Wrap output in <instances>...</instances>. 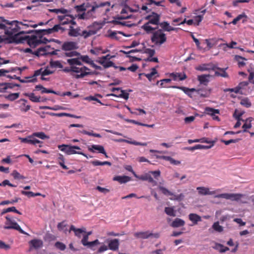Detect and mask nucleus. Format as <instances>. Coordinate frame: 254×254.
Masks as SVG:
<instances>
[{
    "mask_svg": "<svg viewBox=\"0 0 254 254\" xmlns=\"http://www.w3.org/2000/svg\"><path fill=\"white\" fill-rule=\"evenodd\" d=\"M30 249H38L43 246V242L38 239H33L29 242Z\"/></svg>",
    "mask_w": 254,
    "mask_h": 254,
    "instance_id": "nucleus-24",
    "label": "nucleus"
},
{
    "mask_svg": "<svg viewBox=\"0 0 254 254\" xmlns=\"http://www.w3.org/2000/svg\"><path fill=\"white\" fill-rule=\"evenodd\" d=\"M112 57H113V56H111L110 55L103 56L101 58V60L99 61V62L100 64H113L112 62L109 61L110 59Z\"/></svg>",
    "mask_w": 254,
    "mask_h": 254,
    "instance_id": "nucleus-42",
    "label": "nucleus"
},
{
    "mask_svg": "<svg viewBox=\"0 0 254 254\" xmlns=\"http://www.w3.org/2000/svg\"><path fill=\"white\" fill-rule=\"evenodd\" d=\"M9 212H14L16 213L21 214V213L18 210H17L16 208L14 206L8 207L6 209H4L2 213H5Z\"/></svg>",
    "mask_w": 254,
    "mask_h": 254,
    "instance_id": "nucleus-57",
    "label": "nucleus"
},
{
    "mask_svg": "<svg viewBox=\"0 0 254 254\" xmlns=\"http://www.w3.org/2000/svg\"><path fill=\"white\" fill-rule=\"evenodd\" d=\"M205 11L206 10L204 9L202 11H201V13H202V15H197V16H196L194 19H193V21H194V24L196 25H198L199 23L202 21V18H203V15L204 14V13L205 12Z\"/></svg>",
    "mask_w": 254,
    "mask_h": 254,
    "instance_id": "nucleus-45",
    "label": "nucleus"
},
{
    "mask_svg": "<svg viewBox=\"0 0 254 254\" xmlns=\"http://www.w3.org/2000/svg\"><path fill=\"white\" fill-rule=\"evenodd\" d=\"M6 226L4 227L5 229H15L19 231L21 234L27 235V233L24 232L16 222L12 221L8 216L6 217Z\"/></svg>",
    "mask_w": 254,
    "mask_h": 254,
    "instance_id": "nucleus-10",
    "label": "nucleus"
},
{
    "mask_svg": "<svg viewBox=\"0 0 254 254\" xmlns=\"http://www.w3.org/2000/svg\"><path fill=\"white\" fill-rule=\"evenodd\" d=\"M213 248L220 253H224L229 250V248L225 247L223 245L218 243H216Z\"/></svg>",
    "mask_w": 254,
    "mask_h": 254,
    "instance_id": "nucleus-36",
    "label": "nucleus"
},
{
    "mask_svg": "<svg viewBox=\"0 0 254 254\" xmlns=\"http://www.w3.org/2000/svg\"><path fill=\"white\" fill-rule=\"evenodd\" d=\"M35 90L37 91H41L42 93H48V89L44 88L41 85H38L35 86Z\"/></svg>",
    "mask_w": 254,
    "mask_h": 254,
    "instance_id": "nucleus-60",
    "label": "nucleus"
},
{
    "mask_svg": "<svg viewBox=\"0 0 254 254\" xmlns=\"http://www.w3.org/2000/svg\"><path fill=\"white\" fill-rule=\"evenodd\" d=\"M60 28H61V27L59 25H56L52 28H49V30H48L49 34L58 31Z\"/></svg>",
    "mask_w": 254,
    "mask_h": 254,
    "instance_id": "nucleus-64",
    "label": "nucleus"
},
{
    "mask_svg": "<svg viewBox=\"0 0 254 254\" xmlns=\"http://www.w3.org/2000/svg\"><path fill=\"white\" fill-rule=\"evenodd\" d=\"M88 235H84L81 240V243L83 246L94 250L93 247L96 245H99L100 242L97 239L92 242H88Z\"/></svg>",
    "mask_w": 254,
    "mask_h": 254,
    "instance_id": "nucleus-14",
    "label": "nucleus"
},
{
    "mask_svg": "<svg viewBox=\"0 0 254 254\" xmlns=\"http://www.w3.org/2000/svg\"><path fill=\"white\" fill-rule=\"evenodd\" d=\"M210 76L209 74H203L198 75L197 79L199 81L200 84L206 85L209 82L208 77Z\"/></svg>",
    "mask_w": 254,
    "mask_h": 254,
    "instance_id": "nucleus-34",
    "label": "nucleus"
},
{
    "mask_svg": "<svg viewBox=\"0 0 254 254\" xmlns=\"http://www.w3.org/2000/svg\"><path fill=\"white\" fill-rule=\"evenodd\" d=\"M134 236L135 238L138 239H146L150 237L158 238L160 237V234L158 233H152L149 231H147L145 232H135L134 233Z\"/></svg>",
    "mask_w": 254,
    "mask_h": 254,
    "instance_id": "nucleus-11",
    "label": "nucleus"
},
{
    "mask_svg": "<svg viewBox=\"0 0 254 254\" xmlns=\"http://www.w3.org/2000/svg\"><path fill=\"white\" fill-rule=\"evenodd\" d=\"M81 31L79 27L73 28L72 26H69L68 35L71 37H77L81 36Z\"/></svg>",
    "mask_w": 254,
    "mask_h": 254,
    "instance_id": "nucleus-25",
    "label": "nucleus"
},
{
    "mask_svg": "<svg viewBox=\"0 0 254 254\" xmlns=\"http://www.w3.org/2000/svg\"><path fill=\"white\" fill-rule=\"evenodd\" d=\"M165 212L170 216H175V212L173 207H166L165 208Z\"/></svg>",
    "mask_w": 254,
    "mask_h": 254,
    "instance_id": "nucleus-46",
    "label": "nucleus"
},
{
    "mask_svg": "<svg viewBox=\"0 0 254 254\" xmlns=\"http://www.w3.org/2000/svg\"><path fill=\"white\" fill-rule=\"evenodd\" d=\"M32 135L34 138L37 137L42 139L47 138L46 135L43 132H34L32 134Z\"/></svg>",
    "mask_w": 254,
    "mask_h": 254,
    "instance_id": "nucleus-54",
    "label": "nucleus"
},
{
    "mask_svg": "<svg viewBox=\"0 0 254 254\" xmlns=\"http://www.w3.org/2000/svg\"><path fill=\"white\" fill-rule=\"evenodd\" d=\"M70 57L72 58L67 60L68 64H81V62L86 64H92L87 56H81L76 52L71 53Z\"/></svg>",
    "mask_w": 254,
    "mask_h": 254,
    "instance_id": "nucleus-5",
    "label": "nucleus"
},
{
    "mask_svg": "<svg viewBox=\"0 0 254 254\" xmlns=\"http://www.w3.org/2000/svg\"><path fill=\"white\" fill-rule=\"evenodd\" d=\"M108 33H109L108 36L109 37H110L111 38H112L113 39H115V40H119L120 39V37L119 36V35H123L125 36H127V35L124 34L123 32H119V31H109L108 32Z\"/></svg>",
    "mask_w": 254,
    "mask_h": 254,
    "instance_id": "nucleus-31",
    "label": "nucleus"
},
{
    "mask_svg": "<svg viewBox=\"0 0 254 254\" xmlns=\"http://www.w3.org/2000/svg\"><path fill=\"white\" fill-rule=\"evenodd\" d=\"M49 12H55L56 13H62L65 14L67 10L64 9H49Z\"/></svg>",
    "mask_w": 254,
    "mask_h": 254,
    "instance_id": "nucleus-59",
    "label": "nucleus"
},
{
    "mask_svg": "<svg viewBox=\"0 0 254 254\" xmlns=\"http://www.w3.org/2000/svg\"><path fill=\"white\" fill-rule=\"evenodd\" d=\"M240 104L247 108H249L252 105L251 102L247 98L242 99L240 102Z\"/></svg>",
    "mask_w": 254,
    "mask_h": 254,
    "instance_id": "nucleus-48",
    "label": "nucleus"
},
{
    "mask_svg": "<svg viewBox=\"0 0 254 254\" xmlns=\"http://www.w3.org/2000/svg\"><path fill=\"white\" fill-rule=\"evenodd\" d=\"M89 7V4L88 3L85 4L83 3L80 5L76 6L75 7L77 11H83L86 10Z\"/></svg>",
    "mask_w": 254,
    "mask_h": 254,
    "instance_id": "nucleus-49",
    "label": "nucleus"
},
{
    "mask_svg": "<svg viewBox=\"0 0 254 254\" xmlns=\"http://www.w3.org/2000/svg\"><path fill=\"white\" fill-rule=\"evenodd\" d=\"M42 70V68L37 70L32 76L25 77L27 82H35L37 81L36 77L39 75H41L42 80H46V78H44V76L48 75V66L45 67L44 70Z\"/></svg>",
    "mask_w": 254,
    "mask_h": 254,
    "instance_id": "nucleus-8",
    "label": "nucleus"
},
{
    "mask_svg": "<svg viewBox=\"0 0 254 254\" xmlns=\"http://www.w3.org/2000/svg\"><path fill=\"white\" fill-rule=\"evenodd\" d=\"M169 76L174 81H182L185 80L187 76L184 72H172L169 74Z\"/></svg>",
    "mask_w": 254,
    "mask_h": 254,
    "instance_id": "nucleus-17",
    "label": "nucleus"
},
{
    "mask_svg": "<svg viewBox=\"0 0 254 254\" xmlns=\"http://www.w3.org/2000/svg\"><path fill=\"white\" fill-rule=\"evenodd\" d=\"M158 189L165 195H174L173 193L171 192L168 189H167L166 188H165L162 186H159Z\"/></svg>",
    "mask_w": 254,
    "mask_h": 254,
    "instance_id": "nucleus-55",
    "label": "nucleus"
},
{
    "mask_svg": "<svg viewBox=\"0 0 254 254\" xmlns=\"http://www.w3.org/2000/svg\"><path fill=\"white\" fill-rule=\"evenodd\" d=\"M119 245V240L115 239L109 241L108 243V247L110 250L115 251L118 250Z\"/></svg>",
    "mask_w": 254,
    "mask_h": 254,
    "instance_id": "nucleus-26",
    "label": "nucleus"
},
{
    "mask_svg": "<svg viewBox=\"0 0 254 254\" xmlns=\"http://www.w3.org/2000/svg\"><path fill=\"white\" fill-rule=\"evenodd\" d=\"M150 24V23L147 22L142 26L143 30L148 33H152L156 29V28H153L151 26Z\"/></svg>",
    "mask_w": 254,
    "mask_h": 254,
    "instance_id": "nucleus-43",
    "label": "nucleus"
},
{
    "mask_svg": "<svg viewBox=\"0 0 254 254\" xmlns=\"http://www.w3.org/2000/svg\"><path fill=\"white\" fill-rule=\"evenodd\" d=\"M158 189L165 195H174L173 193L171 192L168 189H167L166 188H165L162 186H159Z\"/></svg>",
    "mask_w": 254,
    "mask_h": 254,
    "instance_id": "nucleus-56",
    "label": "nucleus"
},
{
    "mask_svg": "<svg viewBox=\"0 0 254 254\" xmlns=\"http://www.w3.org/2000/svg\"><path fill=\"white\" fill-rule=\"evenodd\" d=\"M81 132L83 134L88 135L89 136H93L99 138L101 137V135L99 133H94L93 131L89 132L85 130H83L82 131H81Z\"/></svg>",
    "mask_w": 254,
    "mask_h": 254,
    "instance_id": "nucleus-52",
    "label": "nucleus"
},
{
    "mask_svg": "<svg viewBox=\"0 0 254 254\" xmlns=\"http://www.w3.org/2000/svg\"><path fill=\"white\" fill-rule=\"evenodd\" d=\"M212 228L215 231L218 232H221L223 231V227L219 225L218 222L214 223L212 225Z\"/></svg>",
    "mask_w": 254,
    "mask_h": 254,
    "instance_id": "nucleus-50",
    "label": "nucleus"
},
{
    "mask_svg": "<svg viewBox=\"0 0 254 254\" xmlns=\"http://www.w3.org/2000/svg\"><path fill=\"white\" fill-rule=\"evenodd\" d=\"M48 34V29L36 30L30 35L21 37L18 43L27 44L31 48H34L41 43H47L48 39L43 36Z\"/></svg>",
    "mask_w": 254,
    "mask_h": 254,
    "instance_id": "nucleus-2",
    "label": "nucleus"
},
{
    "mask_svg": "<svg viewBox=\"0 0 254 254\" xmlns=\"http://www.w3.org/2000/svg\"><path fill=\"white\" fill-rule=\"evenodd\" d=\"M20 139L21 140L22 142L27 143L35 145L36 146L38 144V146L39 147H41V143H42V142L37 139L36 138H34L32 135L28 136L26 138H20Z\"/></svg>",
    "mask_w": 254,
    "mask_h": 254,
    "instance_id": "nucleus-15",
    "label": "nucleus"
},
{
    "mask_svg": "<svg viewBox=\"0 0 254 254\" xmlns=\"http://www.w3.org/2000/svg\"><path fill=\"white\" fill-rule=\"evenodd\" d=\"M185 224V221L183 219L177 218L172 222L171 226L174 228H177L181 226H183Z\"/></svg>",
    "mask_w": 254,
    "mask_h": 254,
    "instance_id": "nucleus-33",
    "label": "nucleus"
},
{
    "mask_svg": "<svg viewBox=\"0 0 254 254\" xmlns=\"http://www.w3.org/2000/svg\"><path fill=\"white\" fill-rule=\"evenodd\" d=\"M146 18L148 20L149 23L157 25L159 22L160 15L156 13H152V14L148 15Z\"/></svg>",
    "mask_w": 254,
    "mask_h": 254,
    "instance_id": "nucleus-20",
    "label": "nucleus"
},
{
    "mask_svg": "<svg viewBox=\"0 0 254 254\" xmlns=\"http://www.w3.org/2000/svg\"><path fill=\"white\" fill-rule=\"evenodd\" d=\"M216 198H223L241 203H247L249 196L245 194L224 193L215 195Z\"/></svg>",
    "mask_w": 254,
    "mask_h": 254,
    "instance_id": "nucleus-4",
    "label": "nucleus"
},
{
    "mask_svg": "<svg viewBox=\"0 0 254 254\" xmlns=\"http://www.w3.org/2000/svg\"><path fill=\"white\" fill-rule=\"evenodd\" d=\"M189 220L193 223V225H196L198 222L201 221V217L195 213H190L189 215Z\"/></svg>",
    "mask_w": 254,
    "mask_h": 254,
    "instance_id": "nucleus-28",
    "label": "nucleus"
},
{
    "mask_svg": "<svg viewBox=\"0 0 254 254\" xmlns=\"http://www.w3.org/2000/svg\"><path fill=\"white\" fill-rule=\"evenodd\" d=\"M151 40L155 44L161 45L166 41V34L162 30H158L153 33Z\"/></svg>",
    "mask_w": 254,
    "mask_h": 254,
    "instance_id": "nucleus-7",
    "label": "nucleus"
},
{
    "mask_svg": "<svg viewBox=\"0 0 254 254\" xmlns=\"http://www.w3.org/2000/svg\"><path fill=\"white\" fill-rule=\"evenodd\" d=\"M94 34L95 32L93 30H84L81 32V36H83L84 38H86Z\"/></svg>",
    "mask_w": 254,
    "mask_h": 254,
    "instance_id": "nucleus-51",
    "label": "nucleus"
},
{
    "mask_svg": "<svg viewBox=\"0 0 254 254\" xmlns=\"http://www.w3.org/2000/svg\"><path fill=\"white\" fill-rule=\"evenodd\" d=\"M86 229L82 228H76L74 225H71L68 232L70 233L71 231H73L74 235L79 238L81 237V234L83 233H86Z\"/></svg>",
    "mask_w": 254,
    "mask_h": 254,
    "instance_id": "nucleus-23",
    "label": "nucleus"
},
{
    "mask_svg": "<svg viewBox=\"0 0 254 254\" xmlns=\"http://www.w3.org/2000/svg\"><path fill=\"white\" fill-rule=\"evenodd\" d=\"M59 148L62 151L64 152H65L67 155H71V154H80L84 157L88 158L86 154L85 153L80 152V151H76L75 149L77 150H80L81 148L78 146H71L69 145H65L63 144L61 145H59Z\"/></svg>",
    "mask_w": 254,
    "mask_h": 254,
    "instance_id": "nucleus-6",
    "label": "nucleus"
},
{
    "mask_svg": "<svg viewBox=\"0 0 254 254\" xmlns=\"http://www.w3.org/2000/svg\"><path fill=\"white\" fill-rule=\"evenodd\" d=\"M88 149L89 151L95 152L94 150H97L99 153H105V150L104 147L100 145L93 144L91 147H88Z\"/></svg>",
    "mask_w": 254,
    "mask_h": 254,
    "instance_id": "nucleus-27",
    "label": "nucleus"
},
{
    "mask_svg": "<svg viewBox=\"0 0 254 254\" xmlns=\"http://www.w3.org/2000/svg\"><path fill=\"white\" fill-rule=\"evenodd\" d=\"M121 93L119 95H116L115 94H111L110 95L112 96H115L117 97H120L125 99V100H127L129 98V94L127 92H126L125 90H120Z\"/></svg>",
    "mask_w": 254,
    "mask_h": 254,
    "instance_id": "nucleus-37",
    "label": "nucleus"
},
{
    "mask_svg": "<svg viewBox=\"0 0 254 254\" xmlns=\"http://www.w3.org/2000/svg\"><path fill=\"white\" fill-rule=\"evenodd\" d=\"M11 175L14 179L22 180L25 178L24 176L20 175V174L16 170L13 171Z\"/></svg>",
    "mask_w": 254,
    "mask_h": 254,
    "instance_id": "nucleus-53",
    "label": "nucleus"
},
{
    "mask_svg": "<svg viewBox=\"0 0 254 254\" xmlns=\"http://www.w3.org/2000/svg\"><path fill=\"white\" fill-rule=\"evenodd\" d=\"M69 17H71V15L65 14L64 15L58 16L59 20L61 21L62 24L63 25L69 23Z\"/></svg>",
    "mask_w": 254,
    "mask_h": 254,
    "instance_id": "nucleus-40",
    "label": "nucleus"
},
{
    "mask_svg": "<svg viewBox=\"0 0 254 254\" xmlns=\"http://www.w3.org/2000/svg\"><path fill=\"white\" fill-rule=\"evenodd\" d=\"M172 87L173 88H176L182 90L185 93H186L190 97H192L191 92L196 91L195 89L194 88H189L184 86H173Z\"/></svg>",
    "mask_w": 254,
    "mask_h": 254,
    "instance_id": "nucleus-29",
    "label": "nucleus"
},
{
    "mask_svg": "<svg viewBox=\"0 0 254 254\" xmlns=\"http://www.w3.org/2000/svg\"><path fill=\"white\" fill-rule=\"evenodd\" d=\"M196 190H198V193L199 194L203 195L214 194L219 190H216L210 191L209 188L204 187H197Z\"/></svg>",
    "mask_w": 254,
    "mask_h": 254,
    "instance_id": "nucleus-18",
    "label": "nucleus"
},
{
    "mask_svg": "<svg viewBox=\"0 0 254 254\" xmlns=\"http://www.w3.org/2000/svg\"><path fill=\"white\" fill-rule=\"evenodd\" d=\"M19 94L18 93L10 94L7 98L10 101H14L19 97Z\"/></svg>",
    "mask_w": 254,
    "mask_h": 254,
    "instance_id": "nucleus-62",
    "label": "nucleus"
},
{
    "mask_svg": "<svg viewBox=\"0 0 254 254\" xmlns=\"http://www.w3.org/2000/svg\"><path fill=\"white\" fill-rule=\"evenodd\" d=\"M58 161L59 165L65 170H67L68 168L64 165V158L62 154H59L58 157Z\"/></svg>",
    "mask_w": 254,
    "mask_h": 254,
    "instance_id": "nucleus-41",
    "label": "nucleus"
},
{
    "mask_svg": "<svg viewBox=\"0 0 254 254\" xmlns=\"http://www.w3.org/2000/svg\"><path fill=\"white\" fill-rule=\"evenodd\" d=\"M29 99L33 102H38L40 101V98L36 96L34 93H30L28 95Z\"/></svg>",
    "mask_w": 254,
    "mask_h": 254,
    "instance_id": "nucleus-61",
    "label": "nucleus"
},
{
    "mask_svg": "<svg viewBox=\"0 0 254 254\" xmlns=\"http://www.w3.org/2000/svg\"><path fill=\"white\" fill-rule=\"evenodd\" d=\"M26 67L24 66L23 68L19 67H15V68H11L9 69H0V76L5 75L6 73H9L10 72H16V71H18V73L21 74L22 71L26 69Z\"/></svg>",
    "mask_w": 254,
    "mask_h": 254,
    "instance_id": "nucleus-22",
    "label": "nucleus"
},
{
    "mask_svg": "<svg viewBox=\"0 0 254 254\" xmlns=\"http://www.w3.org/2000/svg\"><path fill=\"white\" fill-rule=\"evenodd\" d=\"M250 68L248 69V71L250 72L249 76V82L253 84H254V64H251Z\"/></svg>",
    "mask_w": 254,
    "mask_h": 254,
    "instance_id": "nucleus-38",
    "label": "nucleus"
},
{
    "mask_svg": "<svg viewBox=\"0 0 254 254\" xmlns=\"http://www.w3.org/2000/svg\"><path fill=\"white\" fill-rule=\"evenodd\" d=\"M55 246L56 248L61 251H64L66 248V246L64 243L60 242H57L55 244Z\"/></svg>",
    "mask_w": 254,
    "mask_h": 254,
    "instance_id": "nucleus-58",
    "label": "nucleus"
},
{
    "mask_svg": "<svg viewBox=\"0 0 254 254\" xmlns=\"http://www.w3.org/2000/svg\"><path fill=\"white\" fill-rule=\"evenodd\" d=\"M47 47L45 46L44 47H40L37 49V50L34 52L35 55L39 57L40 56L46 55L47 54Z\"/></svg>",
    "mask_w": 254,
    "mask_h": 254,
    "instance_id": "nucleus-35",
    "label": "nucleus"
},
{
    "mask_svg": "<svg viewBox=\"0 0 254 254\" xmlns=\"http://www.w3.org/2000/svg\"><path fill=\"white\" fill-rule=\"evenodd\" d=\"M133 175L136 178L138 179L139 180L148 181L152 184L153 187L157 185V181L153 179L149 172L140 176L137 175L135 172H133Z\"/></svg>",
    "mask_w": 254,
    "mask_h": 254,
    "instance_id": "nucleus-12",
    "label": "nucleus"
},
{
    "mask_svg": "<svg viewBox=\"0 0 254 254\" xmlns=\"http://www.w3.org/2000/svg\"><path fill=\"white\" fill-rule=\"evenodd\" d=\"M105 5V4L104 3H101L99 5H95L92 6V8L91 10L88 11L86 13H83L81 14H78L77 15V17H78V19H87L89 17H90L92 13L94 12L95 9L99 7H102Z\"/></svg>",
    "mask_w": 254,
    "mask_h": 254,
    "instance_id": "nucleus-13",
    "label": "nucleus"
},
{
    "mask_svg": "<svg viewBox=\"0 0 254 254\" xmlns=\"http://www.w3.org/2000/svg\"><path fill=\"white\" fill-rule=\"evenodd\" d=\"M130 180H131L130 177H129L128 176H117L114 177V178H113L114 181H118L120 184L127 183V182H129V181H130Z\"/></svg>",
    "mask_w": 254,
    "mask_h": 254,
    "instance_id": "nucleus-30",
    "label": "nucleus"
},
{
    "mask_svg": "<svg viewBox=\"0 0 254 254\" xmlns=\"http://www.w3.org/2000/svg\"><path fill=\"white\" fill-rule=\"evenodd\" d=\"M67 226V224H66L65 221H63L58 224L57 227L59 231H63L65 233H66L67 232H68L69 231L66 228Z\"/></svg>",
    "mask_w": 254,
    "mask_h": 254,
    "instance_id": "nucleus-39",
    "label": "nucleus"
},
{
    "mask_svg": "<svg viewBox=\"0 0 254 254\" xmlns=\"http://www.w3.org/2000/svg\"><path fill=\"white\" fill-rule=\"evenodd\" d=\"M161 27L163 29L164 31H175L178 30L179 28H174L171 26L169 23L167 22H163L160 24Z\"/></svg>",
    "mask_w": 254,
    "mask_h": 254,
    "instance_id": "nucleus-32",
    "label": "nucleus"
},
{
    "mask_svg": "<svg viewBox=\"0 0 254 254\" xmlns=\"http://www.w3.org/2000/svg\"><path fill=\"white\" fill-rule=\"evenodd\" d=\"M93 67H94L95 69L98 70H102L105 69L109 67L113 66L114 64H102V66H99L97 64H91Z\"/></svg>",
    "mask_w": 254,
    "mask_h": 254,
    "instance_id": "nucleus-47",
    "label": "nucleus"
},
{
    "mask_svg": "<svg viewBox=\"0 0 254 254\" xmlns=\"http://www.w3.org/2000/svg\"><path fill=\"white\" fill-rule=\"evenodd\" d=\"M139 76L141 75H144L150 81H151L152 79H154L159 76V73L155 68H152L151 69V72L149 73H139Z\"/></svg>",
    "mask_w": 254,
    "mask_h": 254,
    "instance_id": "nucleus-19",
    "label": "nucleus"
},
{
    "mask_svg": "<svg viewBox=\"0 0 254 254\" xmlns=\"http://www.w3.org/2000/svg\"><path fill=\"white\" fill-rule=\"evenodd\" d=\"M247 15L245 13H242L239 15L236 18L238 21L242 20L243 22H245L247 20Z\"/></svg>",
    "mask_w": 254,
    "mask_h": 254,
    "instance_id": "nucleus-63",
    "label": "nucleus"
},
{
    "mask_svg": "<svg viewBox=\"0 0 254 254\" xmlns=\"http://www.w3.org/2000/svg\"><path fill=\"white\" fill-rule=\"evenodd\" d=\"M49 115L51 116H56L58 117H63V116H67V117H70L72 118H79V117H77L75 115H71L68 113H59V114H55L53 113H49Z\"/></svg>",
    "mask_w": 254,
    "mask_h": 254,
    "instance_id": "nucleus-44",
    "label": "nucleus"
},
{
    "mask_svg": "<svg viewBox=\"0 0 254 254\" xmlns=\"http://www.w3.org/2000/svg\"><path fill=\"white\" fill-rule=\"evenodd\" d=\"M211 64H202L197 67H196L195 68L197 70L204 71V70H209L210 71H214V75L215 76H220L224 77H227L228 76V74L225 72V70H221L220 71H218L215 70L214 69V66L212 68L208 67L209 65Z\"/></svg>",
    "mask_w": 254,
    "mask_h": 254,
    "instance_id": "nucleus-9",
    "label": "nucleus"
},
{
    "mask_svg": "<svg viewBox=\"0 0 254 254\" xmlns=\"http://www.w3.org/2000/svg\"><path fill=\"white\" fill-rule=\"evenodd\" d=\"M37 25H32L30 22L24 20L20 22L17 20L9 21L7 20L5 23L3 33L12 42L18 43L19 40L21 37V35L25 33L23 29L26 27H36Z\"/></svg>",
    "mask_w": 254,
    "mask_h": 254,
    "instance_id": "nucleus-1",
    "label": "nucleus"
},
{
    "mask_svg": "<svg viewBox=\"0 0 254 254\" xmlns=\"http://www.w3.org/2000/svg\"><path fill=\"white\" fill-rule=\"evenodd\" d=\"M69 67L64 68L63 70L66 72H70L71 74L76 78L83 77L90 73L89 69L85 66H82L83 64H70Z\"/></svg>",
    "mask_w": 254,
    "mask_h": 254,
    "instance_id": "nucleus-3",
    "label": "nucleus"
},
{
    "mask_svg": "<svg viewBox=\"0 0 254 254\" xmlns=\"http://www.w3.org/2000/svg\"><path fill=\"white\" fill-rule=\"evenodd\" d=\"M204 113L211 116L214 120L219 121V118L216 114H219L220 111L218 109H215L210 107H206Z\"/></svg>",
    "mask_w": 254,
    "mask_h": 254,
    "instance_id": "nucleus-16",
    "label": "nucleus"
},
{
    "mask_svg": "<svg viewBox=\"0 0 254 254\" xmlns=\"http://www.w3.org/2000/svg\"><path fill=\"white\" fill-rule=\"evenodd\" d=\"M62 48L64 50L69 51L78 48L77 44L74 42H66L62 45Z\"/></svg>",
    "mask_w": 254,
    "mask_h": 254,
    "instance_id": "nucleus-21",
    "label": "nucleus"
}]
</instances>
